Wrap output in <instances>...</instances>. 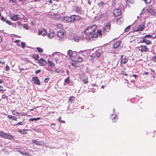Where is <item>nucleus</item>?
<instances>
[{"mask_svg": "<svg viewBox=\"0 0 156 156\" xmlns=\"http://www.w3.org/2000/svg\"><path fill=\"white\" fill-rule=\"evenodd\" d=\"M121 63L124 64H126L128 61V58L123 55H121Z\"/></svg>", "mask_w": 156, "mask_h": 156, "instance_id": "obj_8", "label": "nucleus"}, {"mask_svg": "<svg viewBox=\"0 0 156 156\" xmlns=\"http://www.w3.org/2000/svg\"><path fill=\"white\" fill-rule=\"evenodd\" d=\"M40 119L41 118L40 117H38V118H32V119H29V121H35V120L37 121V120H38Z\"/></svg>", "mask_w": 156, "mask_h": 156, "instance_id": "obj_39", "label": "nucleus"}, {"mask_svg": "<svg viewBox=\"0 0 156 156\" xmlns=\"http://www.w3.org/2000/svg\"><path fill=\"white\" fill-rule=\"evenodd\" d=\"M121 13V10L119 9H116L114 10L113 14L115 16L120 15Z\"/></svg>", "mask_w": 156, "mask_h": 156, "instance_id": "obj_10", "label": "nucleus"}, {"mask_svg": "<svg viewBox=\"0 0 156 156\" xmlns=\"http://www.w3.org/2000/svg\"><path fill=\"white\" fill-rule=\"evenodd\" d=\"M49 79V78H46L44 79V81L45 83H47Z\"/></svg>", "mask_w": 156, "mask_h": 156, "instance_id": "obj_57", "label": "nucleus"}, {"mask_svg": "<svg viewBox=\"0 0 156 156\" xmlns=\"http://www.w3.org/2000/svg\"><path fill=\"white\" fill-rule=\"evenodd\" d=\"M143 42L144 43H145L147 44H150L151 43V41L147 40L145 37H143L142 38Z\"/></svg>", "mask_w": 156, "mask_h": 156, "instance_id": "obj_17", "label": "nucleus"}, {"mask_svg": "<svg viewBox=\"0 0 156 156\" xmlns=\"http://www.w3.org/2000/svg\"><path fill=\"white\" fill-rule=\"evenodd\" d=\"M40 72H41V70H40V69L36 70L35 72V73L36 74H38V73H39Z\"/></svg>", "mask_w": 156, "mask_h": 156, "instance_id": "obj_59", "label": "nucleus"}, {"mask_svg": "<svg viewBox=\"0 0 156 156\" xmlns=\"http://www.w3.org/2000/svg\"><path fill=\"white\" fill-rule=\"evenodd\" d=\"M10 3H11L14 5H16L17 3V0H9Z\"/></svg>", "mask_w": 156, "mask_h": 156, "instance_id": "obj_30", "label": "nucleus"}, {"mask_svg": "<svg viewBox=\"0 0 156 156\" xmlns=\"http://www.w3.org/2000/svg\"><path fill=\"white\" fill-rule=\"evenodd\" d=\"M26 130H19V131H18V132L21 134H24L26 133H25L24 131H26Z\"/></svg>", "mask_w": 156, "mask_h": 156, "instance_id": "obj_47", "label": "nucleus"}, {"mask_svg": "<svg viewBox=\"0 0 156 156\" xmlns=\"http://www.w3.org/2000/svg\"><path fill=\"white\" fill-rule=\"evenodd\" d=\"M138 49L141 52H147L148 51V48L147 46L145 45H140L138 47Z\"/></svg>", "mask_w": 156, "mask_h": 156, "instance_id": "obj_7", "label": "nucleus"}, {"mask_svg": "<svg viewBox=\"0 0 156 156\" xmlns=\"http://www.w3.org/2000/svg\"><path fill=\"white\" fill-rule=\"evenodd\" d=\"M73 51L70 50L68 51L67 53L68 56H69L70 57H72Z\"/></svg>", "mask_w": 156, "mask_h": 156, "instance_id": "obj_26", "label": "nucleus"}, {"mask_svg": "<svg viewBox=\"0 0 156 156\" xmlns=\"http://www.w3.org/2000/svg\"><path fill=\"white\" fill-rule=\"evenodd\" d=\"M5 70L7 71H9L10 69V67L8 66L7 65H6V66L5 68Z\"/></svg>", "mask_w": 156, "mask_h": 156, "instance_id": "obj_50", "label": "nucleus"}, {"mask_svg": "<svg viewBox=\"0 0 156 156\" xmlns=\"http://www.w3.org/2000/svg\"><path fill=\"white\" fill-rule=\"evenodd\" d=\"M130 27V26H129L127 27L125 29V30H124L125 32H128L129 30Z\"/></svg>", "mask_w": 156, "mask_h": 156, "instance_id": "obj_46", "label": "nucleus"}, {"mask_svg": "<svg viewBox=\"0 0 156 156\" xmlns=\"http://www.w3.org/2000/svg\"><path fill=\"white\" fill-rule=\"evenodd\" d=\"M48 62L49 66L53 67H54L55 66V64L53 63L52 62H51L50 61H48Z\"/></svg>", "mask_w": 156, "mask_h": 156, "instance_id": "obj_36", "label": "nucleus"}, {"mask_svg": "<svg viewBox=\"0 0 156 156\" xmlns=\"http://www.w3.org/2000/svg\"><path fill=\"white\" fill-rule=\"evenodd\" d=\"M145 27V26L143 24L138 25L134 27L133 31L134 32L141 31L144 29Z\"/></svg>", "mask_w": 156, "mask_h": 156, "instance_id": "obj_4", "label": "nucleus"}, {"mask_svg": "<svg viewBox=\"0 0 156 156\" xmlns=\"http://www.w3.org/2000/svg\"><path fill=\"white\" fill-rule=\"evenodd\" d=\"M144 37H145V38H151V39H155L156 38V34L155 35V36L154 37L152 36L151 35L149 34H147Z\"/></svg>", "mask_w": 156, "mask_h": 156, "instance_id": "obj_25", "label": "nucleus"}, {"mask_svg": "<svg viewBox=\"0 0 156 156\" xmlns=\"http://www.w3.org/2000/svg\"><path fill=\"white\" fill-rule=\"evenodd\" d=\"M32 57L33 58L35 59V60H38L39 58V56L37 54H33Z\"/></svg>", "mask_w": 156, "mask_h": 156, "instance_id": "obj_29", "label": "nucleus"}, {"mask_svg": "<svg viewBox=\"0 0 156 156\" xmlns=\"http://www.w3.org/2000/svg\"><path fill=\"white\" fill-rule=\"evenodd\" d=\"M110 25L108 24L105 26L104 27V30L105 31L108 32L110 30Z\"/></svg>", "mask_w": 156, "mask_h": 156, "instance_id": "obj_20", "label": "nucleus"}, {"mask_svg": "<svg viewBox=\"0 0 156 156\" xmlns=\"http://www.w3.org/2000/svg\"><path fill=\"white\" fill-rule=\"evenodd\" d=\"M56 26L57 28H61L62 27V25L61 24H57L56 25Z\"/></svg>", "mask_w": 156, "mask_h": 156, "instance_id": "obj_51", "label": "nucleus"}, {"mask_svg": "<svg viewBox=\"0 0 156 156\" xmlns=\"http://www.w3.org/2000/svg\"><path fill=\"white\" fill-rule=\"evenodd\" d=\"M140 15L142 16V17H144V16H143L144 15V14L143 13H141L140 14Z\"/></svg>", "mask_w": 156, "mask_h": 156, "instance_id": "obj_64", "label": "nucleus"}, {"mask_svg": "<svg viewBox=\"0 0 156 156\" xmlns=\"http://www.w3.org/2000/svg\"><path fill=\"white\" fill-rule=\"evenodd\" d=\"M0 136L9 139H12L14 138V136L11 135L0 131Z\"/></svg>", "mask_w": 156, "mask_h": 156, "instance_id": "obj_3", "label": "nucleus"}, {"mask_svg": "<svg viewBox=\"0 0 156 156\" xmlns=\"http://www.w3.org/2000/svg\"><path fill=\"white\" fill-rule=\"evenodd\" d=\"M8 117L9 119L14 120H16L17 119V118L16 117L11 115H8Z\"/></svg>", "mask_w": 156, "mask_h": 156, "instance_id": "obj_28", "label": "nucleus"}, {"mask_svg": "<svg viewBox=\"0 0 156 156\" xmlns=\"http://www.w3.org/2000/svg\"><path fill=\"white\" fill-rule=\"evenodd\" d=\"M73 40L74 41L78 42L80 40V37L77 35H75L73 37Z\"/></svg>", "mask_w": 156, "mask_h": 156, "instance_id": "obj_18", "label": "nucleus"}, {"mask_svg": "<svg viewBox=\"0 0 156 156\" xmlns=\"http://www.w3.org/2000/svg\"><path fill=\"white\" fill-rule=\"evenodd\" d=\"M82 81L84 84H87L88 83V77L87 76H84L82 79Z\"/></svg>", "mask_w": 156, "mask_h": 156, "instance_id": "obj_24", "label": "nucleus"}, {"mask_svg": "<svg viewBox=\"0 0 156 156\" xmlns=\"http://www.w3.org/2000/svg\"><path fill=\"white\" fill-rule=\"evenodd\" d=\"M6 22L7 24L10 25H12V22L8 20H7L6 21Z\"/></svg>", "mask_w": 156, "mask_h": 156, "instance_id": "obj_53", "label": "nucleus"}, {"mask_svg": "<svg viewBox=\"0 0 156 156\" xmlns=\"http://www.w3.org/2000/svg\"><path fill=\"white\" fill-rule=\"evenodd\" d=\"M2 150L5 154H9V152L7 151V150L5 149V148L3 149Z\"/></svg>", "mask_w": 156, "mask_h": 156, "instance_id": "obj_41", "label": "nucleus"}, {"mask_svg": "<svg viewBox=\"0 0 156 156\" xmlns=\"http://www.w3.org/2000/svg\"><path fill=\"white\" fill-rule=\"evenodd\" d=\"M20 153L23 155H24L25 156H29V155L28 154V153L26 151H20Z\"/></svg>", "mask_w": 156, "mask_h": 156, "instance_id": "obj_34", "label": "nucleus"}, {"mask_svg": "<svg viewBox=\"0 0 156 156\" xmlns=\"http://www.w3.org/2000/svg\"><path fill=\"white\" fill-rule=\"evenodd\" d=\"M82 60V58L80 57H78L76 58V61L78 62H81Z\"/></svg>", "mask_w": 156, "mask_h": 156, "instance_id": "obj_37", "label": "nucleus"}, {"mask_svg": "<svg viewBox=\"0 0 156 156\" xmlns=\"http://www.w3.org/2000/svg\"><path fill=\"white\" fill-rule=\"evenodd\" d=\"M126 1L127 3H129L130 4H132L133 3V1L132 0H126Z\"/></svg>", "mask_w": 156, "mask_h": 156, "instance_id": "obj_48", "label": "nucleus"}, {"mask_svg": "<svg viewBox=\"0 0 156 156\" xmlns=\"http://www.w3.org/2000/svg\"><path fill=\"white\" fill-rule=\"evenodd\" d=\"M114 115L113 114H111L110 117L112 120L113 122H115L116 121V119H118V117L116 115H115V116H113Z\"/></svg>", "mask_w": 156, "mask_h": 156, "instance_id": "obj_21", "label": "nucleus"}, {"mask_svg": "<svg viewBox=\"0 0 156 156\" xmlns=\"http://www.w3.org/2000/svg\"><path fill=\"white\" fill-rule=\"evenodd\" d=\"M1 19L2 20L3 22L5 21V19L2 16L1 17Z\"/></svg>", "mask_w": 156, "mask_h": 156, "instance_id": "obj_60", "label": "nucleus"}, {"mask_svg": "<svg viewBox=\"0 0 156 156\" xmlns=\"http://www.w3.org/2000/svg\"><path fill=\"white\" fill-rule=\"evenodd\" d=\"M151 60L154 62H156V55L151 57Z\"/></svg>", "mask_w": 156, "mask_h": 156, "instance_id": "obj_42", "label": "nucleus"}, {"mask_svg": "<svg viewBox=\"0 0 156 156\" xmlns=\"http://www.w3.org/2000/svg\"><path fill=\"white\" fill-rule=\"evenodd\" d=\"M52 55L53 56H56L57 57H58V58H60V57L61 56L62 57L64 56V55L58 52L54 53Z\"/></svg>", "mask_w": 156, "mask_h": 156, "instance_id": "obj_15", "label": "nucleus"}, {"mask_svg": "<svg viewBox=\"0 0 156 156\" xmlns=\"http://www.w3.org/2000/svg\"><path fill=\"white\" fill-rule=\"evenodd\" d=\"M55 61L56 62H57V60L60 58H58V57H57L56 56H55Z\"/></svg>", "mask_w": 156, "mask_h": 156, "instance_id": "obj_62", "label": "nucleus"}, {"mask_svg": "<svg viewBox=\"0 0 156 156\" xmlns=\"http://www.w3.org/2000/svg\"><path fill=\"white\" fill-rule=\"evenodd\" d=\"M72 65L73 66L76 68H77L79 67L78 65L76 63H72Z\"/></svg>", "mask_w": 156, "mask_h": 156, "instance_id": "obj_45", "label": "nucleus"}, {"mask_svg": "<svg viewBox=\"0 0 156 156\" xmlns=\"http://www.w3.org/2000/svg\"><path fill=\"white\" fill-rule=\"evenodd\" d=\"M85 39L86 42H88L89 41H91V40L92 39V38L91 37L89 36L86 37L85 38Z\"/></svg>", "mask_w": 156, "mask_h": 156, "instance_id": "obj_38", "label": "nucleus"}, {"mask_svg": "<svg viewBox=\"0 0 156 156\" xmlns=\"http://www.w3.org/2000/svg\"><path fill=\"white\" fill-rule=\"evenodd\" d=\"M98 36L101 38L102 37V33L101 30H98L95 32L91 34V37L92 40H95L97 39Z\"/></svg>", "mask_w": 156, "mask_h": 156, "instance_id": "obj_2", "label": "nucleus"}, {"mask_svg": "<svg viewBox=\"0 0 156 156\" xmlns=\"http://www.w3.org/2000/svg\"><path fill=\"white\" fill-rule=\"evenodd\" d=\"M39 62L43 66H45L47 64L46 61L43 58H41L39 59Z\"/></svg>", "mask_w": 156, "mask_h": 156, "instance_id": "obj_13", "label": "nucleus"}, {"mask_svg": "<svg viewBox=\"0 0 156 156\" xmlns=\"http://www.w3.org/2000/svg\"><path fill=\"white\" fill-rule=\"evenodd\" d=\"M54 35V34L52 32L51 33L49 34H48L47 35L48 37L50 38L51 39L52 37Z\"/></svg>", "mask_w": 156, "mask_h": 156, "instance_id": "obj_33", "label": "nucleus"}, {"mask_svg": "<svg viewBox=\"0 0 156 156\" xmlns=\"http://www.w3.org/2000/svg\"><path fill=\"white\" fill-rule=\"evenodd\" d=\"M37 51L39 52H41L43 51V49L42 48H40L39 47L37 48Z\"/></svg>", "mask_w": 156, "mask_h": 156, "instance_id": "obj_44", "label": "nucleus"}, {"mask_svg": "<svg viewBox=\"0 0 156 156\" xmlns=\"http://www.w3.org/2000/svg\"><path fill=\"white\" fill-rule=\"evenodd\" d=\"M55 71L57 73H59L61 72V71L60 70L58 69H56L55 70Z\"/></svg>", "mask_w": 156, "mask_h": 156, "instance_id": "obj_61", "label": "nucleus"}, {"mask_svg": "<svg viewBox=\"0 0 156 156\" xmlns=\"http://www.w3.org/2000/svg\"><path fill=\"white\" fill-rule=\"evenodd\" d=\"M32 141V143L35 144L37 145H41V142L39 141H37L35 140H33Z\"/></svg>", "mask_w": 156, "mask_h": 156, "instance_id": "obj_27", "label": "nucleus"}, {"mask_svg": "<svg viewBox=\"0 0 156 156\" xmlns=\"http://www.w3.org/2000/svg\"><path fill=\"white\" fill-rule=\"evenodd\" d=\"M22 26L24 28H25L27 30H28L29 28L27 24H24Z\"/></svg>", "mask_w": 156, "mask_h": 156, "instance_id": "obj_43", "label": "nucleus"}, {"mask_svg": "<svg viewBox=\"0 0 156 156\" xmlns=\"http://www.w3.org/2000/svg\"><path fill=\"white\" fill-rule=\"evenodd\" d=\"M123 21L124 20L123 18L122 17H120L117 19V23L118 24L120 25L122 23Z\"/></svg>", "mask_w": 156, "mask_h": 156, "instance_id": "obj_23", "label": "nucleus"}, {"mask_svg": "<svg viewBox=\"0 0 156 156\" xmlns=\"http://www.w3.org/2000/svg\"><path fill=\"white\" fill-rule=\"evenodd\" d=\"M32 80L33 81L34 83L35 84H37L38 85H40L41 83L38 78L37 77H33L32 78Z\"/></svg>", "mask_w": 156, "mask_h": 156, "instance_id": "obj_9", "label": "nucleus"}, {"mask_svg": "<svg viewBox=\"0 0 156 156\" xmlns=\"http://www.w3.org/2000/svg\"><path fill=\"white\" fill-rule=\"evenodd\" d=\"M81 8L80 7H77L76 8V11L78 13H81Z\"/></svg>", "mask_w": 156, "mask_h": 156, "instance_id": "obj_35", "label": "nucleus"}, {"mask_svg": "<svg viewBox=\"0 0 156 156\" xmlns=\"http://www.w3.org/2000/svg\"><path fill=\"white\" fill-rule=\"evenodd\" d=\"M21 47L22 48H24L25 47V42H21Z\"/></svg>", "mask_w": 156, "mask_h": 156, "instance_id": "obj_49", "label": "nucleus"}, {"mask_svg": "<svg viewBox=\"0 0 156 156\" xmlns=\"http://www.w3.org/2000/svg\"><path fill=\"white\" fill-rule=\"evenodd\" d=\"M93 56L95 58H98L100 57L101 55V53L99 51H97L93 54Z\"/></svg>", "mask_w": 156, "mask_h": 156, "instance_id": "obj_22", "label": "nucleus"}, {"mask_svg": "<svg viewBox=\"0 0 156 156\" xmlns=\"http://www.w3.org/2000/svg\"><path fill=\"white\" fill-rule=\"evenodd\" d=\"M4 81L2 79H0V84H2L3 83Z\"/></svg>", "mask_w": 156, "mask_h": 156, "instance_id": "obj_63", "label": "nucleus"}, {"mask_svg": "<svg viewBox=\"0 0 156 156\" xmlns=\"http://www.w3.org/2000/svg\"><path fill=\"white\" fill-rule=\"evenodd\" d=\"M97 30V26L95 25H90L87 27L84 31L85 35H89L95 32Z\"/></svg>", "mask_w": 156, "mask_h": 156, "instance_id": "obj_1", "label": "nucleus"}, {"mask_svg": "<svg viewBox=\"0 0 156 156\" xmlns=\"http://www.w3.org/2000/svg\"><path fill=\"white\" fill-rule=\"evenodd\" d=\"M66 35L65 31L64 29L60 30L57 32V36L59 38H63Z\"/></svg>", "mask_w": 156, "mask_h": 156, "instance_id": "obj_5", "label": "nucleus"}, {"mask_svg": "<svg viewBox=\"0 0 156 156\" xmlns=\"http://www.w3.org/2000/svg\"><path fill=\"white\" fill-rule=\"evenodd\" d=\"M47 34V32L45 29H43L41 31H39L38 32V34H41L43 36H45Z\"/></svg>", "mask_w": 156, "mask_h": 156, "instance_id": "obj_16", "label": "nucleus"}, {"mask_svg": "<svg viewBox=\"0 0 156 156\" xmlns=\"http://www.w3.org/2000/svg\"><path fill=\"white\" fill-rule=\"evenodd\" d=\"M24 124V123L22 122H19L16 124V125H23Z\"/></svg>", "mask_w": 156, "mask_h": 156, "instance_id": "obj_55", "label": "nucleus"}, {"mask_svg": "<svg viewBox=\"0 0 156 156\" xmlns=\"http://www.w3.org/2000/svg\"><path fill=\"white\" fill-rule=\"evenodd\" d=\"M98 6L100 7H101L103 5V2H101L98 4Z\"/></svg>", "mask_w": 156, "mask_h": 156, "instance_id": "obj_56", "label": "nucleus"}, {"mask_svg": "<svg viewBox=\"0 0 156 156\" xmlns=\"http://www.w3.org/2000/svg\"><path fill=\"white\" fill-rule=\"evenodd\" d=\"M121 43V41H119L115 43L113 45V47L114 48H116L118 47L120 45Z\"/></svg>", "mask_w": 156, "mask_h": 156, "instance_id": "obj_14", "label": "nucleus"}, {"mask_svg": "<svg viewBox=\"0 0 156 156\" xmlns=\"http://www.w3.org/2000/svg\"><path fill=\"white\" fill-rule=\"evenodd\" d=\"M151 0H144V2L146 4H148L151 2Z\"/></svg>", "mask_w": 156, "mask_h": 156, "instance_id": "obj_54", "label": "nucleus"}, {"mask_svg": "<svg viewBox=\"0 0 156 156\" xmlns=\"http://www.w3.org/2000/svg\"><path fill=\"white\" fill-rule=\"evenodd\" d=\"M24 60H25V61L26 62H27L29 63H31L29 58L27 57L25 58Z\"/></svg>", "mask_w": 156, "mask_h": 156, "instance_id": "obj_52", "label": "nucleus"}, {"mask_svg": "<svg viewBox=\"0 0 156 156\" xmlns=\"http://www.w3.org/2000/svg\"><path fill=\"white\" fill-rule=\"evenodd\" d=\"M77 55V52L76 51H73V54H72V57H73V58H75L76 57Z\"/></svg>", "mask_w": 156, "mask_h": 156, "instance_id": "obj_40", "label": "nucleus"}, {"mask_svg": "<svg viewBox=\"0 0 156 156\" xmlns=\"http://www.w3.org/2000/svg\"><path fill=\"white\" fill-rule=\"evenodd\" d=\"M12 113L13 115L16 116H19V115L21 114V113H19L15 110H13L12 112Z\"/></svg>", "mask_w": 156, "mask_h": 156, "instance_id": "obj_32", "label": "nucleus"}, {"mask_svg": "<svg viewBox=\"0 0 156 156\" xmlns=\"http://www.w3.org/2000/svg\"><path fill=\"white\" fill-rule=\"evenodd\" d=\"M20 16L18 14L14 15L10 18L11 20L14 21H17L20 20Z\"/></svg>", "mask_w": 156, "mask_h": 156, "instance_id": "obj_11", "label": "nucleus"}, {"mask_svg": "<svg viewBox=\"0 0 156 156\" xmlns=\"http://www.w3.org/2000/svg\"><path fill=\"white\" fill-rule=\"evenodd\" d=\"M75 99V97L73 96L69 98V102L73 103V102Z\"/></svg>", "mask_w": 156, "mask_h": 156, "instance_id": "obj_31", "label": "nucleus"}, {"mask_svg": "<svg viewBox=\"0 0 156 156\" xmlns=\"http://www.w3.org/2000/svg\"><path fill=\"white\" fill-rule=\"evenodd\" d=\"M69 77H68L65 80V82L66 83H68L69 81Z\"/></svg>", "mask_w": 156, "mask_h": 156, "instance_id": "obj_58", "label": "nucleus"}, {"mask_svg": "<svg viewBox=\"0 0 156 156\" xmlns=\"http://www.w3.org/2000/svg\"><path fill=\"white\" fill-rule=\"evenodd\" d=\"M73 22L74 21L79 20L80 19V17L78 15H72Z\"/></svg>", "mask_w": 156, "mask_h": 156, "instance_id": "obj_12", "label": "nucleus"}, {"mask_svg": "<svg viewBox=\"0 0 156 156\" xmlns=\"http://www.w3.org/2000/svg\"><path fill=\"white\" fill-rule=\"evenodd\" d=\"M147 11L150 12H152L154 11V9L151 5L149 6L147 8Z\"/></svg>", "mask_w": 156, "mask_h": 156, "instance_id": "obj_19", "label": "nucleus"}, {"mask_svg": "<svg viewBox=\"0 0 156 156\" xmlns=\"http://www.w3.org/2000/svg\"><path fill=\"white\" fill-rule=\"evenodd\" d=\"M62 20L66 23L73 22L72 16H65L63 18Z\"/></svg>", "mask_w": 156, "mask_h": 156, "instance_id": "obj_6", "label": "nucleus"}]
</instances>
